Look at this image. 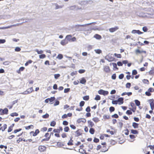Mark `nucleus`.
I'll use <instances>...</instances> for the list:
<instances>
[{
	"label": "nucleus",
	"mask_w": 154,
	"mask_h": 154,
	"mask_svg": "<svg viewBox=\"0 0 154 154\" xmlns=\"http://www.w3.org/2000/svg\"><path fill=\"white\" fill-rule=\"evenodd\" d=\"M148 102L149 103L152 110L154 109V100L153 99H150L148 100Z\"/></svg>",
	"instance_id": "f257e3e1"
},
{
	"label": "nucleus",
	"mask_w": 154,
	"mask_h": 154,
	"mask_svg": "<svg viewBox=\"0 0 154 154\" xmlns=\"http://www.w3.org/2000/svg\"><path fill=\"white\" fill-rule=\"evenodd\" d=\"M101 144L103 145L101 148V151L102 152H105L108 150V148L106 147V142L103 143Z\"/></svg>",
	"instance_id": "f03ea898"
},
{
	"label": "nucleus",
	"mask_w": 154,
	"mask_h": 154,
	"mask_svg": "<svg viewBox=\"0 0 154 154\" xmlns=\"http://www.w3.org/2000/svg\"><path fill=\"white\" fill-rule=\"evenodd\" d=\"M8 110L6 108L4 109H0V115H2L4 114H7L8 113Z\"/></svg>",
	"instance_id": "7ed1b4c3"
},
{
	"label": "nucleus",
	"mask_w": 154,
	"mask_h": 154,
	"mask_svg": "<svg viewBox=\"0 0 154 154\" xmlns=\"http://www.w3.org/2000/svg\"><path fill=\"white\" fill-rule=\"evenodd\" d=\"M47 147L45 146L40 145L38 146V150L41 152H43L46 151Z\"/></svg>",
	"instance_id": "20e7f679"
},
{
	"label": "nucleus",
	"mask_w": 154,
	"mask_h": 154,
	"mask_svg": "<svg viewBox=\"0 0 154 154\" xmlns=\"http://www.w3.org/2000/svg\"><path fill=\"white\" fill-rule=\"evenodd\" d=\"M98 93L100 94H102L104 96H105L108 94L109 92L107 91H104L102 89H100L98 91Z\"/></svg>",
	"instance_id": "39448f33"
},
{
	"label": "nucleus",
	"mask_w": 154,
	"mask_h": 154,
	"mask_svg": "<svg viewBox=\"0 0 154 154\" xmlns=\"http://www.w3.org/2000/svg\"><path fill=\"white\" fill-rule=\"evenodd\" d=\"M85 102L84 101H81L79 103V105L81 106L80 108H76V110L77 111H81L82 110L83 108L82 106H83L85 104Z\"/></svg>",
	"instance_id": "423d86ee"
},
{
	"label": "nucleus",
	"mask_w": 154,
	"mask_h": 154,
	"mask_svg": "<svg viewBox=\"0 0 154 154\" xmlns=\"http://www.w3.org/2000/svg\"><path fill=\"white\" fill-rule=\"evenodd\" d=\"M119 29L118 26H116L114 27H112L109 29V31L110 32H113L117 31Z\"/></svg>",
	"instance_id": "0eeeda50"
},
{
	"label": "nucleus",
	"mask_w": 154,
	"mask_h": 154,
	"mask_svg": "<svg viewBox=\"0 0 154 154\" xmlns=\"http://www.w3.org/2000/svg\"><path fill=\"white\" fill-rule=\"evenodd\" d=\"M84 146L83 145H82L80 146V149H79V151L81 153H85L86 152V151L83 149V147Z\"/></svg>",
	"instance_id": "6e6552de"
},
{
	"label": "nucleus",
	"mask_w": 154,
	"mask_h": 154,
	"mask_svg": "<svg viewBox=\"0 0 154 154\" xmlns=\"http://www.w3.org/2000/svg\"><path fill=\"white\" fill-rule=\"evenodd\" d=\"M135 53L137 55L138 54H142V53H146V51H145L142 50L140 51L139 49H137L135 51Z\"/></svg>",
	"instance_id": "1a4fd4ad"
},
{
	"label": "nucleus",
	"mask_w": 154,
	"mask_h": 154,
	"mask_svg": "<svg viewBox=\"0 0 154 154\" xmlns=\"http://www.w3.org/2000/svg\"><path fill=\"white\" fill-rule=\"evenodd\" d=\"M104 71L106 73H109L110 71V69L109 66H105L103 67Z\"/></svg>",
	"instance_id": "9d476101"
},
{
	"label": "nucleus",
	"mask_w": 154,
	"mask_h": 154,
	"mask_svg": "<svg viewBox=\"0 0 154 154\" xmlns=\"http://www.w3.org/2000/svg\"><path fill=\"white\" fill-rule=\"evenodd\" d=\"M130 104L131 106L132 107V108L131 109V110L133 112H135L136 109V107L134 103L132 102Z\"/></svg>",
	"instance_id": "9b49d317"
},
{
	"label": "nucleus",
	"mask_w": 154,
	"mask_h": 154,
	"mask_svg": "<svg viewBox=\"0 0 154 154\" xmlns=\"http://www.w3.org/2000/svg\"><path fill=\"white\" fill-rule=\"evenodd\" d=\"M68 43V41H67V39H66L65 38L63 40H62L60 42L61 44L64 46L67 44Z\"/></svg>",
	"instance_id": "f8f14e48"
},
{
	"label": "nucleus",
	"mask_w": 154,
	"mask_h": 154,
	"mask_svg": "<svg viewBox=\"0 0 154 154\" xmlns=\"http://www.w3.org/2000/svg\"><path fill=\"white\" fill-rule=\"evenodd\" d=\"M86 120L85 119L83 118H80L78 119L77 121V122L79 124L81 122L85 123L86 122Z\"/></svg>",
	"instance_id": "ddd939ff"
},
{
	"label": "nucleus",
	"mask_w": 154,
	"mask_h": 154,
	"mask_svg": "<svg viewBox=\"0 0 154 154\" xmlns=\"http://www.w3.org/2000/svg\"><path fill=\"white\" fill-rule=\"evenodd\" d=\"M124 99L122 97L119 98L117 100L118 103L119 105H121L122 104L124 103Z\"/></svg>",
	"instance_id": "4468645a"
},
{
	"label": "nucleus",
	"mask_w": 154,
	"mask_h": 154,
	"mask_svg": "<svg viewBox=\"0 0 154 154\" xmlns=\"http://www.w3.org/2000/svg\"><path fill=\"white\" fill-rule=\"evenodd\" d=\"M7 125L6 124H4L3 126H1L0 127V131H1L2 132L4 131L7 128Z\"/></svg>",
	"instance_id": "2eb2a0df"
},
{
	"label": "nucleus",
	"mask_w": 154,
	"mask_h": 154,
	"mask_svg": "<svg viewBox=\"0 0 154 154\" xmlns=\"http://www.w3.org/2000/svg\"><path fill=\"white\" fill-rule=\"evenodd\" d=\"M39 133V131L38 129H36L35 130V132L34 131H31L30 132V134H32V135L33 136H36Z\"/></svg>",
	"instance_id": "dca6fc26"
},
{
	"label": "nucleus",
	"mask_w": 154,
	"mask_h": 154,
	"mask_svg": "<svg viewBox=\"0 0 154 154\" xmlns=\"http://www.w3.org/2000/svg\"><path fill=\"white\" fill-rule=\"evenodd\" d=\"M88 123L89 127L92 128L94 126V123L91 120H88Z\"/></svg>",
	"instance_id": "f3484780"
},
{
	"label": "nucleus",
	"mask_w": 154,
	"mask_h": 154,
	"mask_svg": "<svg viewBox=\"0 0 154 154\" xmlns=\"http://www.w3.org/2000/svg\"><path fill=\"white\" fill-rule=\"evenodd\" d=\"M137 136V135L133 134H130L129 135V137L131 139V142H133L135 140V139Z\"/></svg>",
	"instance_id": "a211bd4d"
},
{
	"label": "nucleus",
	"mask_w": 154,
	"mask_h": 154,
	"mask_svg": "<svg viewBox=\"0 0 154 154\" xmlns=\"http://www.w3.org/2000/svg\"><path fill=\"white\" fill-rule=\"evenodd\" d=\"M33 91V88L31 87L28 88L27 90L25 91V94H28L31 93Z\"/></svg>",
	"instance_id": "6ab92c4d"
},
{
	"label": "nucleus",
	"mask_w": 154,
	"mask_h": 154,
	"mask_svg": "<svg viewBox=\"0 0 154 154\" xmlns=\"http://www.w3.org/2000/svg\"><path fill=\"white\" fill-rule=\"evenodd\" d=\"M131 133L133 134V135H137L139 133V132L138 131L134 129H131Z\"/></svg>",
	"instance_id": "aec40b11"
},
{
	"label": "nucleus",
	"mask_w": 154,
	"mask_h": 154,
	"mask_svg": "<svg viewBox=\"0 0 154 154\" xmlns=\"http://www.w3.org/2000/svg\"><path fill=\"white\" fill-rule=\"evenodd\" d=\"M45 137L46 138L48 141L51 138V135L48 132L46 133L45 135Z\"/></svg>",
	"instance_id": "412c9836"
},
{
	"label": "nucleus",
	"mask_w": 154,
	"mask_h": 154,
	"mask_svg": "<svg viewBox=\"0 0 154 154\" xmlns=\"http://www.w3.org/2000/svg\"><path fill=\"white\" fill-rule=\"evenodd\" d=\"M14 126V124H12L10 126L8 129V132H11L13 130V128Z\"/></svg>",
	"instance_id": "4be33fe9"
},
{
	"label": "nucleus",
	"mask_w": 154,
	"mask_h": 154,
	"mask_svg": "<svg viewBox=\"0 0 154 154\" xmlns=\"http://www.w3.org/2000/svg\"><path fill=\"white\" fill-rule=\"evenodd\" d=\"M82 134V133L79 130H77L75 132V135L76 137H79Z\"/></svg>",
	"instance_id": "5701e85b"
},
{
	"label": "nucleus",
	"mask_w": 154,
	"mask_h": 154,
	"mask_svg": "<svg viewBox=\"0 0 154 154\" xmlns=\"http://www.w3.org/2000/svg\"><path fill=\"white\" fill-rule=\"evenodd\" d=\"M86 82V80L84 78H82L80 80V83L84 84H85Z\"/></svg>",
	"instance_id": "b1692460"
},
{
	"label": "nucleus",
	"mask_w": 154,
	"mask_h": 154,
	"mask_svg": "<svg viewBox=\"0 0 154 154\" xmlns=\"http://www.w3.org/2000/svg\"><path fill=\"white\" fill-rule=\"evenodd\" d=\"M72 37V36L71 35H68L66 36L65 38L67 39V41L70 42Z\"/></svg>",
	"instance_id": "393cba45"
},
{
	"label": "nucleus",
	"mask_w": 154,
	"mask_h": 154,
	"mask_svg": "<svg viewBox=\"0 0 154 154\" xmlns=\"http://www.w3.org/2000/svg\"><path fill=\"white\" fill-rule=\"evenodd\" d=\"M132 126L135 128H138L139 124L136 122H133L132 125Z\"/></svg>",
	"instance_id": "a878e982"
},
{
	"label": "nucleus",
	"mask_w": 154,
	"mask_h": 154,
	"mask_svg": "<svg viewBox=\"0 0 154 154\" xmlns=\"http://www.w3.org/2000/svg\"><path fill=\"white\" fill-rule=\"evenodd\" d=\"M88 147V151H90V149H92L93 147V144L91 143L89 144Z\"/></svg>",
	"instance_id": "bb28decb"
},
{
	"label": "nucleus",
	"mask_w": 154,
	"mask_h": 154,
	"mask_svg": "<svg viewBox=\"0 0 154 154\" xmlns=\"http://www.w3.org/2000/svg\"><path fill=\"white\" fill-rule=\"evenodd\" d=\"M94 37L97 39H100L102 38L101 36L98 34H95V35L94 36Z\"/></svg>",
	"instance_id": "cd10ccee"
},
{
	"label": "nucleus",
	"mask_w": 154,
	"mask_h": 154,
	"mask_svg": "<svg viewBox=\"0 0 154 154\" xmlns=\"http://www.w3.org/2000/svg\"><path fill=\"white\" fill-rule=\"evenodd\" d=\"M34 126L33 125H31L25 127V128L26 130H28L31 128L33 129L34 128Z\"/></svg>",
	"instance_id": "c85d7f7f"
},
{
	"label": "nucleus",
	"mask_w": 154,
	"mask_h": 154,
	"mask_svg": "<svg viewBox=\"0 0 154 154\" xmlns=\"http://www.w3.org/2000/svg\"><path fill=\"white\" fill-rule=\"evenodd\" d=\"M150 75H154V68H152L151 69L149 72Z\"/></svg>",
	"instance_id": "c756f323"
},
{
	"label": "nucleus",
	"mask_w": 154,
	"mask_h": 154,
	"mask_svg": "<svg viewBox=\"0 0 154 154\" xmlns=\"http://www.w3.org/2000/svg\"><path fill=\"white\" fill-rule=\"evenodd\" d=\"M92 120L94 122L97 123L99 122L100 121L99 119L97 117H94L92 119Z\"/></svg>",
	"instance_id": "7c9ffc66"
},
{
	"label": "nucleus",
	"mask_w": 154,
	"mask_h": 154,
	"mask_svg": "<svg viewBox=\"0 0 154 154\" xmlns=\"http://www.w3.org/2000/svg\"><path fill=\"white\" fill-rule=\"evenodd\" d=\"M73 140L72 139H70V140L69 141L68 143H67V144L69 146H72L73 145Z\"/></svg>",
	"instance_id": "2f4dec72"
},
{
	"label": "nucleus",
	"mask_w": 154,
	"mask_h": 154,
	"mask_svg": "<svg viewBox=\"0 0 154 154\" xmlns=\"http://www.w3.org/2000/svg\"><path fill=\"white\" fill-rule=\"evenodd\" d=\"M89 132L92 134H93L95 132L94 129L92 128H91L89 130Z\"/></svg>",
	"instance_id": "473e14b6"
},
{
	"label": "nucleus",
	"mask_w": 154,
	"mask_h": 154,
	"mask_svg": "<svg viewBox=\"0 0 154 154\" xmlns=\"http://www.w3.org/2000/svg\"><path fill=\"white\" fill-rule=\"evenodd\" d=\"M25 69V68L23 67H20L19 70L18 71H17V72L18 73H20V72L21 71H23L24 69Z\"/></svg>",
	"instance_id": "72a5a7b5"
},
{
	"label": "nucleus",
	"mask_w": 154,
	"mask_h": 154,
	"mask_svg": "<svg viewBox=\"0 0 154 154\" xmlns=\"http://www.w3.org/2000/svg\"><path fill=\"white\" fill-rule=\"evenodd\" d=\"M63 57V56L62 54H59L57 57V58L60 60L62 59Z\"/></svg>",
	"instance_id": "f704fd0d"
},
{
	"label": "nucleus",
	"mask_w": 154,
	"mask_h": 154,
	"mask_svg": "<svg viewBox=\"0 0 154 154\" xmlns=\"http://www.w3.org/2000/svg\"><path fill=\"white\" fill-rule=\"evenodd\" d=\"M69 130V128L68 126H65L64 128V131L65 132H68Z\"/></svg>",
	"instance_id": "c9c22d12"
},
{
	"label": "nucleus",
	"mask_w": 154,
	"mask_h": 154,
	"mask_svg": "<svg viewBox=\"0 0 154 154\" xmlns=\"http://www.w3.org/2000/svg\"><path fill=\"white\" fill-rule=\"evenodd\" d=\"M134 101L137 106H139L140 105V102L138 100H135Z\"/></svg>",
	"instance_id": "e433bc0d"
},
{
	"label": "nucleus",
	"mask_w": 154,
	"mask_h": 154,
	"mask_svg": "<svg viewBox=\"0 0 154 154\" xmlns=\"http://www.w3.org/2000/svg\"><path fill=\"white\" fill-rule=\"evenodd\" d=\"M124 134L125 135H127L129 134V131L128 129H126L125 130H124Z\"/></svg>",
	"instance_id": "4c0bfd02"
},
{
	"label": "nucleus",
	"mask_w": 154,
	"mask_h": 154,
	"mask_svg": "<svg viewBox=\"0 0 154 154\" xmlns=\"http://www.w3.org/2000/svg\"><path fill=\"white\" fill-rule=\"evenodd\" d=\"M32 61L31 60H29L27 61L25 64V66H28L29 64L32 63Z\"/></svg>",
	"instance_id": "58836bf2"
},
{
	"label": "nucleus",
	"mask_w": 154,
	"mask_h": 154,
	"mask_svg": "<svg viewBox=\"0 0 154 154\" xmlns=\"http://www.w3.org/2000/svg\"><path fill=\"white\" fill-rule=\"evenodd\" d=\"M101 99L99 95H96L94 99L96 100H100Z\"/></svg>",
	"instance_id": "ea45409f"
},
{
	"label": "nucleus",
	"mask_w": 154,
	"mask_h": 154,
	"mask_svg": "<svg viewBox=\"0 0 154 154\" xmlns=\"http://www.w3.org/2000/svg\"><path fill=\"white\" fill-rule=\"evenodd\" d=\"M89 98V96L88 95L85 96L83 97V99L85 100H88Z\"/></svg>",
	"instance_id": "a19ab883"
},
{
	"label": "nucleus",
	"mask_w": 154,
	"mask_h": 154,
	"mask_svg": "<svg viewBox=\"0 0 154 154\" xmlns=\"http://www.w3.org/2000/svg\"><path fill=\"white\" fill-rule=\"evenodd\" d=\"M56 124V122L55 121H52L50 123V125L52 126H54Z\"/></svg>",
	"instance_id": "79ce46f5"
},
{
	"label": "nucleus",
	"mask_w": 154,
	"mask_h": 154,
	"mask_svg": "<svg viewBox=\"0 0 154 154\" xmlns=\"http://www.w3.org/2000/svg\"><path fill=\"white\" fill-rule=\"evenodd\" d=\"M47 130V128L46 127H44L41 129V131L42 132L46 131Z\"/></svg>",
	"instance_id": "37998d69"
},
{
	"label": "nucleus",
	"mask_w": 154,
	"mask_h": 154,
	"mask_svg": "<svg viewBox=\"0 0 154 154\" xmlns=\"http://www.w3.org/2000/svg\"><path fill=\"white\" fill-rule=\"evenodd\" d=\"M103 117L105 119H109L110 118V116L108 115H104L103 116Z\"/></svg>",
	"instance_id": "c03bdc74"
},
{
	"label": "nucleus",
	"mask_w": 154,
	"mask_h": 154,
	"mask_svg": "<svg viewBox=\"0 0 154 154\" xmlns=\"http://www.w3.org/2000/svg\"><path fill=\"white\" fill-rule=\"evenodd\" d=\"M49 101L51 103L55 99V98L54 97H52L50 98H48Z\"/></svg>",
	"instance_id": "a18cd8bd"
},
{
	"label": "nucleus",
	"mask_w": 154,
	"mask_h": 154,
	"mask_svg": "<svg viewBox=\"0 0 154 154\" xmlns=\"http://www.w3.org/2000/svg\"><path fill=\"white\" fill-rule=\"evenodd\" d=\"M114 55L116 57L118 58H121L122 57V55L121 54H117L115 53Z\"/></svg>",
	"instance_id": "49530a36"
},
{
	"label": "nucleus",
	"mask_w": 154,
	"mask_h": 154,
	"mask_svg": "<svg viewBox=\"0 0 154 154\" xmlns=\"http://www.w3.org/2000/svg\"><path fill=\"white\" fill-rule=\"evenodd\" d=\"M95 51L96 53L98 54H100L102 53L101 50L99 49L95 50Z\"/></svg>",
	"instance_id": "de8ad7c7"
},
{
	"label": "nucleus",
	"mask_w": 154,
	"mask_h": 154,
	"mask_svg": "<svg viewBox=\"0 0 154 154\" xmlns=\"http://www.w3.org/2000/svg\"><path fill=\"white\" fill-rule=\"evenodd\" d=\"M115 109L113 106H111L110 107L109 110L110 112H112L114 111Z\"/></svg>",
	"instance_id": "09e8293b"
},
{
	"label": "nucleus",
	"mask_w": 154,
	"mask_h": 154,
	"mask_svg": "<svg viewBox=\"0 0 154 154\" xmlns=\"http://www.w3.org/2000/svg\"><path fill=\"white\" fill-rule=\"evenodd\" d=\"M35 51L38 54H42L43 52V51H42V50L39 51L38 49L36 50Z\"/></svg>",
	"instance_id": "8fccbe9b"
},
{
	"label": "nucleus",
	"mask_w": 154,
	"mask_h": 154,
	"mask_svg": "<svg viewBox=\"0 0 154 154\" xmlns=\"http://www.w3.org/2000/svg\"><path fill=\"white\" fill-rule=\"evenodd\" d=\"M148 91L150 93L153 92H154V89L152 88H150L148 89Z\"/></svg>",
	"instance_id": "3c124183"
},
{
	"label": "nucleus",
	"mask_w": 154,
	"mask_h": 154,
	"mask_svg": "<svg viewBox=\"0 0 154 154\" xmlns=\"http://www.w3.org/2000/svg\"><path fill=\"white\" fill-rule=\"evenodd\" d=\"M10 115L12 117L16 116H18V114L16 112H14L11 114Z\"/></svg>",
	"instance_id": "603ef678"
},
{
	"label": "nucleus",
	"mask_w": 154,
	"mask_h": 154,
	"mask_svg": "<svg viewBox=\"0 0 154 154\" xmlns=\"http://www.w3.org/2000/svg\"><path fill=\"white\" fill-rule=\"evenodd\" d=\"M49 116V114L48 113H46L45 115L42 116V118L44 119H46L48 118Z\"/></svg>",
	"instance_id": "864d4df0"
},
{
	"label": "nucleus",
	"mask_w": 154,
	"mask_h": 154,
	"mask_svg": "<svg viewBox=\"0 0 154 154\" xmlns=\"http://www.w3.org/2000/svg\"><path fill=\"white\" fill-rule=\"evenodd\" d=\"M131 86V84L130 83H127L126 85V87L127 88H130Z\"/></svg>",
	"instance_id": "5fc2aeb1"
},
{
	"label": "nucleus",
	"mask_w": 154,
	"mask_h": 154,
	"mask_svg": "<svg viewBox=\"0 0 154 154\" xmlns=\"http://www.w3.org/2000/svg\"><path fill=\"white\" fill-rule=\"evenodd\" d=\"M39 57L40 59L44 58L46 57V55L45 54H42L39 56Z\"/></svg>",
	"instance_id": "6e6d98bb"
},
{
	"label": "nucleus",
	"mask_w": 154,
	"mask_h": 154,
	"mask_svg": "<svg viewBox=\"0 0 154 154\" xmlns=\"http://www.w3.org/2000/svg\"><path fill=\"white\" fill-rule=\"evenodd\" d=\"M60 76V75L59 74H56L54 75V78L56 79H57Z\"/></svg>",
	"instance_id": "4d7b16f0"
},
{
	"label": "nucleus",
	"mask_w": 154,
	"mask_h": 154,
	"mask_svg": "<svg viewBox=\"0 0 154 154\" xmlns=\"http://www.w3.org/2000/svg\"><path fill=\"white\" fill-rule=\"evenodd\" d=\"M145 94L146 95L148 96H150L151 95V94L148 91L145 92Z\"/></svg>",
	"instance_id": "13d9d810"
},
{
	"label": "nucleus",
	"mask_w": 154,
	"mask_h": 154,
	"mask_svg": "<svg viewBox=\"0 0 154 154\" xmlns=\"http://www.w3.org/2000/svg\"><path fill=\"white\" fill-rule=\"evenodd\" d=\"M126 113L128 115H131L132 113L131 110H127L126 112Z\"/></svg>",
	"instance_id": "bf43d9fd"
},
{
	"label": "nucleus",
	"mask_w": 154,
	"mask_h": 154,
	"mask_svg": "<svg viewBox=\"0 0 154 154\" xmlns=\"http://www.w3.org/2000/svg\"><path fill=\"white\" fill-rule=\"evenodd\" d=\"M112 65L113 66L114 68H117V64L116 63H111L110 64V65Z\"/></svg>",
	"instance_id": "052dcab7"
},
{
	"label": "nucleus",
	"mask_w": 154,
	"mask_h": 154,
	"mask_svg": "<svg viewBox=\"0 0 154 154\" xmlns=\"http://www.w3.org/2000/svg\"><path fill=\"white\" fill-rule=\"evenodd\" d=\"M53 132L54 133H60L59 130L58 129H54L53 130Z\"/></svg>",
	"instance_id": "680f3d73"
},
{
	"label": "nucleus",
	"mask_w": 154,
	"mask_h": 154,
	"mask_svg": "<svg viewBox=\"0 0 154 154\" xmlns=\"http://www.w3.org/2000/svg\"><path fill=\"white\" fill-rule=\"evenodd\" d=\"M61 136L62 138H64L67 137V135L65 133H63L61 134Z\"/></svg>",
	"instance_id": "e2e57ef3"
},
{
	"label": "nucleus",
	"mask_w": 154,
	"mask_h": 154,
	"mask_svg": "<svg viewBox=\"0 0 154 154\" xmlns=\"http://www.w3.org/2000/svg\"><path fill=\"white\" fill-rule=\"evenodd\" d=\"M21 50V49L19 47H16L15 49V51H16L19 52Z\"/></svg>",
	"instance_id": "0e129e2a"
},
{
	"label": "nucleus",
	"mask_w": 154,
	"mask_h": 154,
	"mask_svg": "<svg viewBox=\"0 0 154 154\" xmlns=\"http://www.w3.org/2000/svg\"><path fill=\"white\" fill-rule=\"evenodd\" d=\"M137 74V72L136 70H133L132 71V74L133 75H136Z\"/></svg>",
	"instance_id": "69168bd1"
},
{
	"label": "nucleus",
	"mask_w": 154,
	"mask_h": 154,
	"mask_svg": "<svg viewBox=\"0 0 154 154\" xmlns=\"http://www.w3.org/2000/svg\"><path fill=\"white\" fill-rule=\"evenodd\" d=\"M10 63V62L9 61H6L4 62L3 63V64L5 65H9Z\"/></svg>",
	"instance_id": "338daca9"
},
{
	"label": "nucleus",
	"mask_w": 154,
	"mask_h": 154,
	"mask_svg": "<svg viewBox=\"0 0 154 154\" xmlns=\"http://www.w3.org/2000/svg\"><path fill=\"white\" fill-rule=\"evenodd\" d=\"M124 77V75L123 74H121L119 75V77L120 79H122Z\"/></svg>",
	"instance_id": "774afa93"
}]
</instances>
